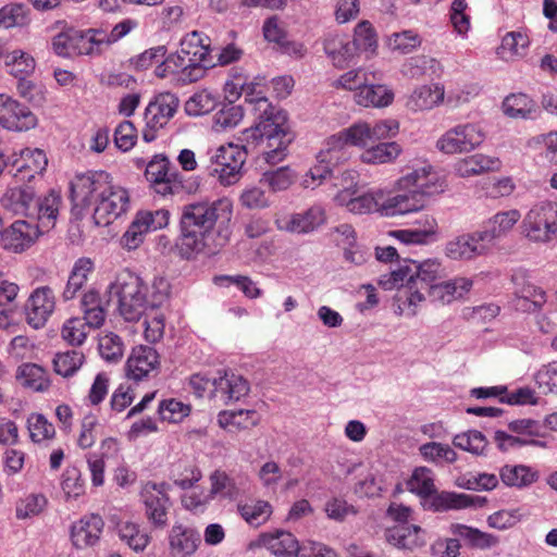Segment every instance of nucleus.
Returning a JSON list of instances; mask_svg holds the SVG:
<instances>
[{
  "instance_id": "nucleus-1",
  "label": "nucleus",
  "mask_w": 557,
  "mask_h": 557,
  "mask_svg": "<svg viewBox=\"0 0 557 557\" xmlns=\"http://www.w3.org/2000/svg\"><path fill=\"white\" fill-rule=\"evenodd\" d=\"M444 269L437 259L422 262L406 260L397 270L382 274L377 284L385 290L398 289V298L410 309L411 315L426 298L436 305H449L463 299L471 290L473 281L458 276L440 281Z\"/></svg>"
},
{
  "instance_id": "nucleus-2",
  "label": "nucleus",
  "mask_w": 557,
  "mask_h": 557,
  "mask_svg": "<svg viewBox=\"0 0 557 557\" xmlns=\"http://www.w3.org/2000/svg\"><path fill=\"white\" fill-rule=\"evenodd\" d=\"M233 203L227 198L183 206L175 242L178 256L190 260L218 253L230 242Z\"/></svg>"
},
{
  "instance_id": "nucleus-3",
  "label": "nucleus",
  "mask_w": 557,
  "mask_h": 557,
  "mask_svg": "<svg viewBox=\"0 0 557 557\" xmlns=\"http://www.w3.org/2000/svg\"><path fill=\"white\" fill-rule=\"evenodd\" d=\"M72 211L82 216L92 210L97 226H108L129 208L128 191L113 184L108 172L95 171L76 175L71 182Z\"/></svg>"
},
{
  "instance_id": "nucleus-4",
  "label": "nucleus",
  "mask_w": 557,
  "mask_h": 557,
  "mask_svg": "<svg viewBox=\"0 0 557 557\" xmlns=\"http://www.w3.org/2000/svg\"><path fill=\"white\" fill-rule=\"evenodd\" d=\"M441 191L443 185L435 173L425 168L414 170L397 181L395 191H383L379 213L395 218L418 212L425 207L428 196Z\"/></svg>"
},
{
  "instance_id": "nucleus-5",
  "label": "nucleus",
  "mask_w": 557,
  "mask_h": 557,
  "mask_svg": "<svg viewBox=\"0 0 557 557\" xmlns=\"http://www.w3.org/2000/svg\"><path fill=\"white\" fill-rule=\"evenodd\" d=\"M61 205L60 191L51 189L37 196L34 187L25 184L8 187L0 197V206L5 212L26 216L47 228L55 225Z\"/></svg>"
},
{
  "instance_id": "nucleus-6",
  "label": "nucleus",
  "mask_w": 557,
  "mask_h": 557,
  "mask_svg": "<svg viewBox=\"0 0 557 557\" xmlns=\"http://www.w3.org/2000/svg\"><path fill=\"white\" fill-rule=\"evenodd\" d=\"M252 137L263 146V156L268 163L275 164L282 161L294 139L286 111L281 107H267L259 116Z\"/></svg>"
},
{
  "instance_id": "nucleus-7",
  "label": "nucleus",
  "mask_w": 557,
  "mask_h": 557,
  "mask_svg": "<svg viewBox=\"0 0 557 557\" xmlns=\"http://www.w3.org/2000/svg\"><path fill=\"white\" fill-rule=\"evenodd\" d=\"M209 39L194 30L181 40V49L168 57L166 66L183 67V83H194L202 78L206 71L213 65L210 57Z\"/></svg>"
},
{
  "instance_id": "nucleus-8",
  "label": "nucleus",
  "mask_w": 557,
  "mask_h": 557,
  "mask_svg": "<svg viewBox=\"0 0 557 557\" xmlns=\"http://www.w3.org/2000/svg\"><path fill=\"white\" fill-rule=\"evenodd\" d=\"M109 293L117 297L120 314L126 321H137L149 307L147 286L132 272H121L110 285Z\"/></svg>"
},
{
  "instance_id": "nucleus-9",
  "label": "nucleus",
  "mask_w": 557,
  "mask_h": 557,
  "mask_svg": "<svg viewBox=\"0 0 557 557\" xmlns=\"http://www.w3.org/2000/svg\"><path fill=\"white\" fill-rule=\"evenodd\" d=\"M55 27L62 28L51 40L52 50L57 55L74 58L101 52L96 29L81 30L65 27L64 21H58Z\"/></svg>"
},
{
  "instance_id": "nucleus-10",
  "label": "nucleus",
  "mask_w": 557,
  "mask_h": 557,
  "mask_svg": "<svg viewBox=\"0 0 557 557\" xmlns=\"http://www.w3.org/2000/svg\"><path fill=\"white\" fill-rule=\"evenodd\" d=\"M407 486L410 492L422 497L435 494L431 503L435 511L461 509L473 505L472 498L467 494L451 492L436 494L432 471L424 467L417 468L413 471Z\"/></svg>"
},
{
  "instance_id": "nucleus-11",
  "label": "nucleus",
  "mask_w": 557,
  "mask_h": 557,
  "mask_svg": "<svg viewBox=\"0 0 557 557\" xmlns=\"http://www.w3.org/2000/svg\"><path fill=\"white\" fill-rule=\"evenodd\" d=\"M522 233L534 243H549L557 236V202L540 201L525 213Z\"/></svg>"
},
{
  "instance_id": "nucleus-12",
  "label": "nucleus",
  "mask_w": 557,
  "mask_h": 557,
  "mask_svg": "<svg viewBox=\"0 0 557 557\" xmlns=\"http://www.w3.org/2000/svg\"><path fill=\"white\" fill-rule=\"evenodd\" d=\"M245 146L227 144L214 150L210 157L212 173L223 186L236 184L243 176V168L247 160Z\"/></svg>"
},
{
  "instance_id": "nucleus-13",
  "label": "nucleus",
  "mask_w": 557,
  "mask_h": 557,
  "mask_svg": "<svg viewBox=\"0 0 557 557\" xmlns=\"http://www.w3.org/2000/svg\"><path fill=\"white\" fill-rule=\"evenodd\" d=\"M250 385L246 379L232 371H219L210 389L209 400L214 406H227L247 396Z\"/></svg>"
},
{
  "instance_id": "nucleus-14",
  "label": "nucleus",
  "mask_w": 557,
  "mask_h": 557,
  "mask_svg": "<svg viewBox=\"0 0 557 557\" xmlns=\"http://www.w3.org/2000/svg\"><path fill=\"white\" fill-rule=\"evenodd\" d=\"M326 211L320 205H313L305 211L278 214L275 225L280 231L292 234H309L326 223Z\"/></svg>"
},
{
  "instance_id": "nucleus-15",
  "label": "nucleus",
  "mask_w": 557,
  "mask_h": 557,
  "mask_svg": "<svg viewBox=\"0 0 557 557\" xmlns=\"http://www.w3.org/2000/svg\"><path fill=\"white\" fill-rule=\"evenodd\" d=\"M491 248L480 230L465 233L448 240L444 248L447 258L455 261H469L485 256Z\"/></svg>"
},
{
  "instance_id": "nucleus-16",
  "label": "nucleus",
  "mask_w": 557,
  "mask_h": 557,
  "mask_svg": "<svg viewBox=\"0 0 557 557\" xmlns=\"http://www.w3.org/2000/svg\"><path fill=\"white\" fill-rule=\"evenodd\" d=\"M140 497L145 505V515L148 521L156 529H164L168 524L170 498L163 485L156 483L145 484Z\"/></svg>"
},
{
  "instance_id": "nucleus-17",
  "label": "nucleus",
  "mask_w": 557,
  "mask_h": 557,
  "mask_svg": "<svg viewBox=\"0 0 557 557\" xmlns=\"http://www.w3.org/2000/svg\"><path fill=\"white\" fill-rule=\"evenodd\" d=\"M45 230L48 228L39 222L17 220L2 232L1 239L5 249L22 252L35 244Z\"/></svg>"
},
{
  "instance_id": "nucleus-18",
  "label": "nucleus",
  "mask_w": 557,
  "mask_h": 557,
  "mask_svg": "<svg viewBox=\"0 0 557 557\" xmlns=\"http://www.w3.org/2000/svg\"><path fill=\"white\" fill-rule=\"evenodd\" d=\"M484 135L475 125L457 126L446 132L436 143V147L445 153L470 151L479 146Z\"/></svg>"
},
{
  "instance_id": "nucleus-19",
  "label": "nucleus",
  "mask_w": 557,
  "mask_h": 557,
  "mask_svg": "<svg viewBox=\"0 0 557 557\" xmlns=\"http://www.w3.org/2000/svg\"><path fill=\"white\" fill-rule=\"evenodd\" d=\"M55 309V296L51 287L35 288L25 305L27 323L34 329L42 327Z\"/></svg>"
},
{
  "instance_id": "nucleus-20",
  "label": "nucleus",
  "mask_w": 557,
  "mask_h": 557,
  "mask_svg": "<svg viewBox=\"0 0 557 557\" xmlns=\"http://www.w3.org/2000/svg\"><path fill=\"white\" fill-rule=\"evenodd\" d=\"M160 368V356L156 348L139 345L132 349L126 361V375L136 382L148 377Z\"/></svg>"
},
{
  "instance_id": "nucleus-21",
  "label": "nucleus",
  "mask_w": 557,
  "mask_h": 557,
  "mask_svg": "<svg viewBox=\"0 0 557 557\" xmlns=\"http://www.w3.org/2000/svg\"><path fill=\"white\" fill-rule=\"evenodd\" d=\"M250 547L265 548L276 557H296L299 550V544L296 537L285 531L261 534Z\"/></svg>"
},
{
  "instance_id": "nucleus-22",
  "label": "nucleus",
  "mask_w": 557,
  "mask_h": 557,
  "mask_svg": "<svg viewBox=\"0 0 557 557\" xmlns=\"http://www.w3.org/2000/svg\"><path fill=\"white\" fill-rule=\"evenodd\" d=\"M512 281L515 284V308L525 312L540 311L546 302V293L517 275Z\"/></svg>"
},
{
  "instance_id": "nucleus-23",
  "label": "nucleus",
  "mask_w": 557,
  "mask_h": 557,
  "mask_svg": "<svg viewBox=\"0 0 557 557\" xmlns=\"http://www.w3.org/2000/svg\"><path fill=\"white\" fill-rule=\"evenodd\" d=\"M104 527L102 518L89 515L74 522L71 528V539L75 547L94 546L100 540Z\"/></svg>"
},
{
  "instance_id": "nucleus-24",
  "label": "nucleus",
  "mask_w": 557,
  "mask_h": 557,
  "mask_svg": "<svg viewBox=\"0 0 557 557\" xmlns=\"http://www.w3.org/2000/svg\"><path fill=\"white\" fill-rule=\"evenodd\" d=\"M521 214L517 209L502 211L488 219L481 231L490 248L497 239L506 236L520 220Z\"/></svg>"
},
{
  "instance_id": "nucleus-25",
  "label": "nucleus",
  "mask_w": 557,
  "mask_h": 557,
  "mask_svg": "<svg viewBox=\"0 0 557 557\" xmlns=\"http://www.w3.org/2000/svg\"><path fill=\"white\" fill-rule=\"evenodd\" d=\"M354 194L355 191L345 188L335 196V201L346 207L349 212L355 214H367L372 211L379 212L383 190L368 193L357 197H352Z\"/></svg>"
},
{
  "instance_id": "nucleus-26",
  "label": "nucleus",
  "mask_w": 557,
  "mask_h": 557,
  "mask_svg": "<svg viewBox=\"0 0 557 557\" xmlns=\"http://www.w3.org/2000/svg\"><path fill=\"white\" fill-rule=\"evenodd\" d=\"M200 543L199 534L191 528L174 525L169 535L171 557H190Z\"/></svg>"
},
{
  "instance_id": "nucleus-27",
  "label": "nucleus",
  "mask_w": 557,
  "mask_h": 557,
  "mask_svg": "<svg viewBox=\"0 0 557 557\" xmlns=\"http://www.w3.org/2000/svg\"><path fill=\"white\" fill-rule=\"evenodd\" d=\"M15 177L20 181L32 180L37 174H42L48 165V159L44 150L38 148H25L20 153V159L15 161Z\"/></svg>"
},
{
  "instance_id": "nucleus-28",
  "label": "nucleus",
  "mask_w": 557,
  "mask_h": 557,
  "mask_svg": "<svg viewBox=\"0 0 557 557\" xmlns=\"http://www.w3.org/2000/svg\"><path fill=\"white\" fill-rule=\"evenodd\" d=\"M326 55L336 67H345L356 55V47L345 35L330 34L323 42Z\"/></svg>"
},
{
  "instance_id": "nucleus-29",
  "label": "nucleus",
  "mask_w": 557,
  "mask_h": 557,
  "mask_svg": "<svg viewBox=\"0 0 557 557\" xmlns=\"http://www.w3.org/2000/svg\"><path fill=\"white\" fill-rule=\"evenodd\" d=\"M38 123L29 107H0V125L9 131L25 132Z\"/></svg>"
},
{
  "instance_id": "nucleus-30",
  "label": "nucleus",
  "mask_w": 557,
  "mask_h": 557,
  "mask_svg": "<svg viewBox=\"0 0 557 557\" xmlns=\"http://www.w3.org/2000/svg\"><path fill=\"white\" fill-rule=\"evenodd\" d=\"M500 168L498 158L476 153L459 160L455 170L461 177L482 174L486 171H497Z\"/></svg>"
},
{
  "instance_id": "nucleus-31",
  "label": "nucleus",
  "mask_w": 557,
  "mask_h": 557,
  "mask_svg": "<svg viewBox=\"0 0 557 557\" xmlns=\"http://www.w3.org/2000/svg\"><path fill=\"white\" fill-rule=\"evenodd\" d=\"M530 40L521 32H509L503 39L496 53L504 61H516L527 55Z\"/></svg>"
},
{
  "instance_id": "nucleus-32",
  "label": "nucleus",
  "mask_w": 557,
  "mask_h": 557,
  "mask_svg": "<svg viewBox=\"0 0 557 557\" xmlns=\"http://www.w3.org/2000/svg\"><path fill=\"white\" fill-rule=\"evenodd\" d=\"M421 528L418 525H398L386 531V541L393 546L401 549H413L423 544Z\"/></svg>"
},
{
  "instance_id": "nucleus-33",
  "label": "nucleus",
  "mask_w": 557,
  "mask_h": 557,
  "mask_svg": "<svg viewBox=\"0 0 557 557\" xmlns=\"http://www.w3.org/2000/svg\"><path fill=\"white\" fill-rule=\"evenodd\" d=\"M348 145L341 132L325 139L323 148L317 154V161L331 163L334 166L349 158Z\"/></svg>"
},
{
  "instance_id": "nucleus-34",
  "label": "nucleus",
  "mask_w": 557,
  "mask_h": 557,
  "mask_svg": "<svg viewBox=\"0 0 557 557\" xmlns=\"http://www.w3.org/2000/svg\"><path fill=\"white\" fill-rule=\"evenodd\" d=\"M451 533L461 537L473 548L487 549L498 544V537L480 531L465 524L456 523L451 525Z\"/></svg>"
},
{
  "instance_id": "nucleus-35",
  "label": "nucleus",
  "mask_w": 557,
  "mask_h": 557,
  "mask_svg": "<svg viewBox=\"0 0 557 557\" xmlns=\"http://www.w3.org/2000/svg\"><path fill=\"white\" fill-rule=\"evenodd\" d=\"M116 528L121 541L133 550L143 552L148 546L150 535L139 524L132 521H121L116 524Z\"/></svg>"
},
{
  "instance_id": "nucleus-36",
  "label": "nucleus",
  "mask_w": 557,
  "mask_h": 557,
  "mask_svg": "<svg viewBox=\"0 0 557 557\" xmlns=\"http://www.w3.org/2000/svg\"><path fill=\"white\" fill-rule=\"evenodd\" d=\"M16 379L23 386L36 392L46 391L50 385L46 370L35 363H24L20 366Z\"/></svg>"
},
{
  "instance_id": "nucleus-37",
  "label": "nucleus",
  "mask_w": 557,
  "mask_h": 557,
  "mask_svg": "<svg viewBox=\"0 0 557 557\" xmlns=\"http://www.w3.org/2000/svg\"><path fill=\"white\" fill-rule=\"evenodd\" d=\"M257 86L247 85L244 86L240 82L230 81L224 85V97L227 104H234L240 97L242 92H245V102L248 104H257L261 101H267V97L262 90H257Z\"/></svg>"
},
{
  "instance_id": "nucleus-38",
  "label": "nucleus",
  "mask_w": 557,
  "mask_h": 557,
  "mask_svg": "<svg viewBox=\"0 0 557 557\" xmlns=\"http://www.w3.org/2000/svg\"><path fill=\"white\" fill-rule=\"evenodd\" d=\"M401 152L396 141L382 143L366 149L361 153V160L368 164H383L393 162Z\"/></svg>"
},
{
  "instance_id": "nucleus-39",
  "label": "nucleus",
  "mask_w": 557,
  "mask_h": 557,
  "mask_svg": "<svg viewBox=\"0 0 557 557\" xmlns=\"http://www.w3.org/2000/svg\"><path fill=\"white\" fill-rule=\"evenodd\" d=\"M237 509L243 519L252 527L265 523L272 513L271 505L261 499L238 504Z\"/></svg>"
},
{
  "instance_id": "nucleus-40",
  "label": "nucleus",
  "mask_w": 557,
  "mask_h": 557,
  "mask_svg": "<svg viewBox=\"0 0 557 557\" xmlns=\"http://www.w3.org/2000/svg\"><path fill=\"white\" fill-rule=\"evenodd\" d=\"M499 476L507 486L524 487L537 480L536 472L527 466H504Z\"/></svg>"
},
{
  "instance_id": "nucleus-41",
  "label": "nucleus",
  "mask_w": 557,
  "mask_h": 557,
  "mask_svg": "<svg viewBox=\"0 0 557 557\" xmlns=\"http://www.w3.org/2000/svg\"><path fill=\"white\" fill-rule=\"evenodd\" d=\"M85 362V356L82 351L72 349L58 352L53 358V368L57 374L63 377L74 375Z\"/></svg>"
},
{
  "instance_id": "nucleus-42",
  "label": "nucleus",
  "mask_w": 557,
  "mask_h": 557,
  "mask_svg": "<svg viewBox=\"0 0 557 557\" xmlns=\"http://www.w3.org/2000/svg\"><path fill=\"white\" fill-rule=\"evenodd\" d=\"M209 480L211 484L210 491L214 498L220 496L222 498L235 500L239 497V487L224 471L215 470L211 473Z\"/></svg>"
},
{
  "instance_id": "nucleus-43",
  "label": "nucleus",
  "mask_w": 557,
  "mask_h": 557,
  "mask_svg": "<svg viewBox=\"0 0 557 557\" xmlns=\"http://www.w3.org/2000/svg\"><path fill=\"white\" fill-rule=\"evenodd\" d=\"M351 44L356 47V51L360 50L367 52L369 57L375 54L377 49V36L370 22L361 21L357 24Z\"/></svg>"
},
{
  "instance_id": "nucleus-44",
  "label": "nucleus",
  "mask_w": 557,
  "mask_h": 557,
  "mask_svg": "<svg viewBox=\"0 0 557 557\" xmlns=\"http://www.w3.org/2000/svg\"><path fill=\"white\" fill-rule=\"evenodd\" d=\"M358 104H392L394 101V91L387 85H363L358 92Z\"/></svg>"
},
{
  "instance_id": "nucleus-45",
  "label": "nucleus",
  "mask_w": 557,
  "mask_h": 557,
  "mask_svg": "<svg viewBox=\"0 0 557 557\" xmlns=\"http://www.w3.org/2000/svg\"><path fill=\"white\" fill-rule=\"evenodd\" d=\"M436 221L433 218H426L423 230H399L391 232L404 245L425 244L429 238L436 234Z\"/></svg>"
},
{
  "instance_id": "nucleus-46",
  "label": "nucleus",
  "mask_w": 557,
  "mask_h": 557,
  "mask_svg": "<svg viewBox=\"0 0 557 557\" xmlns=\"http://www.w3.org/2000/svg\"><path fill=\"white\" fill-rule=\"evenodd\" d=\"M214 283L223 287L234 285L249 299L262 296L261 288L247 275H220L214 277Z\"/></svg>"
},
{
  "instance_id": "nucleus-47",
  "label": "nucleus",
  "mask_w": 557,
  "mask_h": 557,
  "mask_svg": "<svg viewBox=\"0 0 557 557\" xmlns=\"http://www.w3.org/2000/svg\"><path fill=\"white\" fill-rule=\"evenodd\" d=\"M29 22L28 10L23 4H8L0 9V27H22Z\"/></svg>"
},
{
  "instance_id": "nucleus-48",
  "label": "nucleus",
  "mask_w": 557,
  "mask_h": 557,
  "mask_svg": "<svg viewBox=\"0 0 557 557\" xmlns=\"http://www.w3.org/2000/svg\"><path fill=\"white\" fill-rule=\"evenodd\" d=\"M453 444L462 450L481 455L487 447V440L480 431L473 430L457 434L454 437Z\"/></svg>"
},
{
  "instance_id": "nucleus-49",
  "label": "nucleus",
  "mask_w": 557,
  "mask_h": 557,
  "mask_svg": "<svg viewBox=\"0 0 557 557\" xmlns=\"http://www.w3.org/2000/svg\"><path fill=\"white\" fill-rule=\"evenodd\" d=\"M90 327L82 318H71L66 320L62 326V338L70 345H82L89 332Z\"/></svg>"
},
{
  "instance_id": "nucleus-50",
  "label": "nucleus",
  "mask_w": 557,
  "mask_h": 557,
  "mask_svg": "<svg viewBox=\"0 0 557 557\" xmlns=\"http://www.w3.org/2000/svg\"><path fill=\"white\" fill-rule=\"evenodd\" d=\"M419 450L428 461L438 462L443 460L453 463L457 460L456 451L447 444L429 442L421 445Z\"/></svg>"
},
{
  "instance_id": "nucleus-51",
  "label": "nucleus",
  "mask_w": 557,
  "mask_h": 557,
  "mask_svg": "<svg viewBox=\"0 0 557 557\" xmlns=\"http://www.w3.org/2000/svg\"><path fill=\"white\" fill-rule=\"evenodd\" d=\"M294 178L292 170L287 166H282L264 172L260 183L268 185L272 191L276 193L287 189L293 184Z\"/></svg>"
},
{
  "instance_id": "nucleus-52",
  "label": "nucleus",
  "mask_w": 557,
  "mask_h": 557,
  "mask_svg": "<svg viewBox=\"0 0 557 557\" xmlns=\"http://www.w3.org/2000/svg\"><path fill=\"white\" fill-rule=\"evenodd\" d=\"M27 428L32 441L36 443L52 438L55 434L54 426L39 413L29 416L27 419Z\"/></svg>"
},
{
  "instance_id": "nucleus-53",
  "label": "nucleus",
  "mask_w": 557,
  "mask_h": 557,
  "mask_svg": "<svg viewBox=\"0 0 557 557\" xmlns=\"http://www.w3.org/2000/svg\"><path fill=\"white\" fill-rule=\"evenodd\" d=\"M138 26L137 21L132 18L123 20L122 22L117 23L113 26L110 33H106L102 29H96L97 36H98V42L100 48L106 45L110 46L123 37H125L127 34H129L133 29H135Z\"/></svg>"
},
{
  "instance_id": "nucleus-54",
  "label": "nucleus",
  "mask_w": 557,
  "mask_h": 557,
  "mask_svg": "<svg viewBox=\"0 0 557 557\" xmlns=\"http://www.w3.org/2000/svg\"><path fill=\"white\" fill-rule=\"evenodd\" d=\"M421 45L418 34L412 30L394 33L388 37V46L392 50L403 54L410 53Z\"/></svg>"
},
{
  "instance_id": "nucleus-55",
  "label": "nucleus",
  "mask_w": 557,
  "mask_h": 557,
  "mask_svg": "<svg viewBox=\"0 0 557 557\" xmlns=\"http://www.w3.org/2000/svg\"><path fill=\"white\" fill-rule=\"evenodd\" d=\"M244 116L242 107H221L213 115L212 127L216 131H224L238 125Z\"/></svg>"
},
{
  "instance_id": "nucleus-56",
  "label": "nucleus",
  "mask_w": 557,
  "mask_h": 557,
  "mask_svg": "<svg viewBox=\"0 0 557 557\" xmlns=\"http://www.w3.org/2000/svg\"><path fill=\"white\" fill-rule=\"evenodd\" d=\"M341 134L348 146L366 147L373 143L368 123H355L341 131Z\"/></svg>"
},
{
  "instance_id": "nucleus-57",
  "label": "nucleus",
  "mask_w": 557,
  "mask_h": 557,
  "mask_svg": "<svg viewBox=\"0 0 557 557\" xmlns=\"http://www.w3.org/2000/svg\"><path fill=\"white\" fill-rule=\"evenodd\" d=\"M250 421L244 422L239 421L242 416L240 412L235 411H221L218 414V424L225 430L233 431V429H249L259 423L260 416L258 413H246Z\"/></svg>"
},
{
  "instance_id": "nucleus-58",
  "label": "nucleus",
  "mask_w": 557,
  "mask_h": 557,
  "mask_svg": "<svg viewBox=\"0 0 557 557\" xmlns=\"http://www.w3.org/2000/svg\"><path fill=\"white\" fill-rule=\"evenodd\" d=\"M176 112V107H145L144 120L151 129L162 128Z\"/></svg>"
},
{
  "instance_id": "nucleus-59",
  "label": "nucleus",
  "mask_w": 557,
  "mask_h": 557,
  "mask_svg": "<svg viewBox=\"0 0 557 557\" xmlns=\"http://www.w3.org/2000/svg\"><path fill=\"white\" fill-rule=\"evenodd\" d=\"M190 413V406L175 399L164 400L159 405V414L163 421L181 422Z\"/></svg>"
},
{
  "instance_id": "nucleus-60",
  "label": "nucleus",
  "mask_w": 557,
  "mask_h": 557,
  "mask_svg": "<svg viewBox=\"0 0 557 557\" xmlns=\"http://www.w3.org/2000/svg\"><path fill=\"white\" fill-rule=\"evenodd\" d=\"M445 98L444 87L438 84L423 85L414 89L410 96V101L414 103L438 104Z\"/></svg>"
},
{
  "instance_id": "nucleus-61",
  "label": "nucleus",
  "mask_w": 557,
  "mask_h": 557,
  "mask_svg": "<svg viewBox=\"0 0 557 557\" xmlns=\"http://www.w3.org/2000/svg\"><path fill=\"white\" fill-rule=\"evenodd\" d=\"M99 352L107 361H117L123 356V343L120 336L113 333L104 334L99 338Z\"/></svg>"
},
{
  "instance_id": "nucleus-62",
  "label": "nucleus",
  "mask_w": 557,
  "mask_h": 557,
  "mask_svg": "<svg viewBox=\"0 0 557 557\" xmlns=\"http://www.w3.org/2000/svg\"><path fill=\"white\" fill-rule=\"evenodd\" d=\"M509 430L517 433L518 436L527 438L545 437V426L536 420L519 419L509 424Z\"/></svg>"
},
{
  "instance_id": "nucleus-63",
  "label": "nucleus",
  "mask_w": 557,
  "mask_h": 557,
  "mask_svg": "<svg viewBox=\"0 0 557 557\" xmlns=\"http://www.w3.org/2000/svg\"><path fill=\"white\" fill-rule=\"evenodd\" d=\"M324 511L329 519L337 522H343L348 516L357 513V509L352 505L338 497L329 499L324 505Z\"/></svg>"
},
{
  "instance_id": "nucleus-64",
  "label": "nucleus",
  "mask_w": 557,
  "mask_h": 557,
  "mask_svg": "<svg viewBox=\"0 0 557 557\" xmlns=\"http://www.w3.org/2000/svg\"><path fill=\"white\" fill-rule=\"evenodd\" d=\"M535 381L545 393L557 394V361L543 366L537 371Z\"/></svg>"
}]
</instances>
